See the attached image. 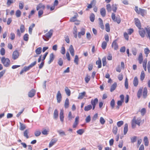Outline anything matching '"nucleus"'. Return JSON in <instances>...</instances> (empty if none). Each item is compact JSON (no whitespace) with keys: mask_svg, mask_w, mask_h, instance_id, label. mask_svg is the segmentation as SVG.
Instances as JSON below:
<instances>
[{"mask_svg":"<svg viewBox=\"0 0 150 150\" xmlns=\"http://www.w3.org/2000/svg\"><path fill=\"white\" fill-rule=\"evenodd\" d=\"M57 132L59 133V135L61 137L66 135L65 132L62 129L58 130L57 131Z\"/></svg>","mask_w":150,"mask_h":150,"instance_id":"17","label":"nucleus"},{"mask_svg":"<svg viewBox=\"0 0 150 150\" xmlns=\"http://www.w3.org/2000/svg\"><path fill=\"white\" fill-rule=\"evenodd\" d=\"M139 33L142 38H144L146 35V30L145 28H141L139 29Z\"/></svg>","mask_w":150,"mask_h":150,"instance_id":"5","label":"nucleus"},{"mask_svg":"<svg viewBox=\"0 0 150 150\" xmlns=\"http://www.w3.org/2000/svg\"><path fill=\"white\" fill-rule=\"evenodd\" d=\"M124 124V122L122 121H119L117 122V125L119 127H120Z\"/></svg>","mask_w":150,"mask_h":150,"instance_id":"64","label":"nucleus"},{"mask_svg":"<svg viewBox=\"0 0 150 150\" xmlns=\"http://www.w3.org/2000/svg\"><path fill=\"white\" fill-rule=\"evenodd\" d=\"M79 116H77L75 119V121L73 125V128H76L79 124Z\"/></svg>","mask_w":150,"mask_h":150,"instance_id":"14","label":"nucleus"},{"mask_svg":"<svg viewBox=\"0 0 150 150\" xmlns=\"http://www.w3.org/2000/svg\"><path fill=\"white\" fill-rule=\"evenodd\" d=\"M78 16V14L76 13H75L74 16L71 18L70 19V21L71 22H74L76 21V18Z\"/></svg>","mask_w":150,"mask_h":150,"instance_id":"24","label":"nucleus"},{"mask_svg":"<svg viewBox=\"0 0 150 150\" xmlns=\"http://www.w3.org/2000/svg\"><path fill=\"white\" fill-rule=\"evenodd\" d=\"M135 10L136 13L138 14H140L142 16H144L146 14L147 11L143 9L139 8L137 6H135Z\"/></svg>","mask_w":150,"mask_h":150,"instance_id":"1","label":"nucleus"},{"mask_svg":"<svg viewBox=\"0 0 150 150\" xmlns=\"http://www.w3.org/2000/svg\"><path fill=\"white\" fill-rule=\"evenodd\" d=\"M96 64L97 65H98V68H100L101 67V59L99 58H98V60H97L96 62Z\"/></svg>","mask_w":150,"mask_h":150,"instance_id":"34","label":"nucleus"},{"mask_svg":"<svg viewBox=\"0 0 150 150\" xmlns=\"http://www.w3.org/2000/svg\"><path fill=\"white\" fill-rule=\"evenodd\" d=\"M42 48L41 47H39L37 48L35 50V52L37 54H40L42 52Z\"/></svg>","mask_w":150,"mask_h":150,"instance_id":"33","label":"nucleus"},{"mask_svg":"<svg viewBox=\"0 0 150 150\" xmlns=\"http://www.w3.org/2000/svg\"><path fill=\"white\" fill-rule=\"evenodd\" d=\"M100 13L103 17H104L106 15V11L105 8H103L100 10Z\"/></svg>","mask_w":150,"mask_h":150,"instance_id":"22","label":"nucleus"},{"mask_svg":"<svg viewBox=\"0 0 150 150\" xmlns=\"http://www.w3.org/2000/svg\"><path fill=\"white\" fill-rule=\"evenodd\" d=\"M140 112L141 113V114L142 116H143L144 115L146 112V110L145 108H143L140 111Z\"/></svg>","mask_w":150,"mask_h":150,"instance_id":"53","label":"nucleus"},{"mask_svg":"<svg viewBox=\"0 0 150 150\" xmlns=\"http://www.w3.org/2000/svg\"><path fill=\"white\" fill-rule=\"evenodd\" d=\"M100 122L102 125H103L105 122V120L103 117H101L100 118Z\"/></svg>","mask_w":150,"mask_h":150,"instance_id":"62","label":"nucleus"},{"mask_svg":"<svg viewBox=\"0 0 150 150\" xmlns=\"http://www.w3.org/2000/svg\"><path fill=\"white\" fill-rule=\"evenodd\" d=\"M68 118L69 120H71L72 119L74 118V117L72 115L71 112H69L68 115Z\"/></svg>","mask_w":150,"mask_h":150,"instance_id":"47","label":"nucleus"},{"mask_svg":"<svg viewBox=\"0 0 150 150\" xmlns=\"http://www.w3.org/2000/svg\"><path fill=\"white\" fill-rule=\"evenodd\" d=\"M139 83V80L137 76H135L134 78L133 84L134 86L135 87L137 86Z\"/></svg>","mask_w":150,"mask_h":150,"instance_id":"15","label":"nucleus"},{"mask_svg":"<svg viewBox=\"0 0 150 150\" xmlns=\"http://www.w3.org/2000/svg\"><path fill=\"white\" fill-rule=\"evenodd\" d=\"M20 55V53L17 50L14 51L12 54V58L14 60H15L18 58Z\"/></svg>","mask_w":150,"mask_h":150,"instance_id":"6","label":"nucleus"},{"mask_svg":"<svg viewBox=\"0 0 150 150\" xmlns=\"http://www.w3.org/2000/svg\"><path fill=\"white\" fill-rule=\"evenodd\" d=\"M90 18V21L91 22H94L95 20V15L93 13H91V14Z\"/></svg>","mask_w":150,"mask_h":150,"instance_id":"39","label":"nucleus"},{"mask_svg":"<svg viewBox=\"0 0 150 150\" xmlns=\"http://www.w3.org/2000/svg\"><path fill=\"white\" fill-rule=\"evenodd\" d=\"M60 52L62 54H64L65 53V50L64 46H62L61 48Z\"/></svg>","mask_w":150,"mask_h":150,"instance_id":"60","label":"nucleus"},{"mask_svg":"<svg viewBox=\"0 0 150 150\" xmlns=\"http://www.w3.org/2000/svg\"><path fill=\"white\" fill-rule=\"evenodd\" d=\"M145 29L146 33V36L147 38H149L150 40V28L149 27H147L145 28Z\"/></svg>","mask_w":150,"mask_h":150,"instance_id":"8","label":"nucleus"},{"mask_svg":"<svg viewBox=\"0 0 150 150\" xmlns=\"http://www.w3.org/2000/svg\"><path fill=\"white\" fill-rule=\"evenodd\" d=\"M57 141V139H52L49 143V147H51Z\"/></svg>","mask_w":150,"mask_h":150,"instance_id":"20","label":"nucleus"},{"mask_svg":"<svg viewBox=\"0 0 150 150\" xmlns=\"http://www.w3.org/2000/svg\"><path fill=\"white\" fill-rule=\"evenodd\" d=\"M115 102L114 99H112L110 102V105L112 107V109H113L115 106Z\"/></svg>","mask_w":150,"mask_h":150,"instance_id":"57","label":"nucleus"},{"mask_svg":"<svg viewBox=\"0 0 150 150\" xmlns=\"http://www.w3.org/2000/svg\"><path fill=\"white\" fill-rule=\"evenodd\" d=\"M62 95L60 93V92L59 91H58L57 92V102L58 103H59L62 99Z\"/></svg>","mask_w":150,"mask_h":150,"instance_id":"9","label":"nucleus"},{"mask_svg":"<svg viewBox=\"0 0 150 150\" xmlns=\"http://www.w3.org/2000/svg\"><path fill=\"white\" fill-rule=\"evenodd\" d=\"M142 88H141L139 89L137 93V97L139 98L142 95Z\"/></svg>","mask_w":150,"mask_h":150,"instance_id":"23","label":"nucleus"},{"mask_svg":"<svg viewBox=\"0 0 150 150\" xmlns=\"http://www.w3.org/2000/svg\"><path fill=\"white\" fill-rule=\"evenodd\" d=\"M107 46V43L105 41H103L101 45V47L103 49H105L106 47Z\"/></svg>","mask_w":150,"mask_h":150,"instance_id":"45","label":"nucleus"},{"mask_svg":"<svg viewBox=\"0 0 150 150\" xmlns=\"http://www.w3.org/2000/svg\"><path fill=\"white\" fill-rule=\"evenodd\" d=\"M28 34H25L23 37V39L25 41H27L28 40Z\"/></svg>","mask_w":150,"mask_h":150,"instance_id":"49","label":"nucleus"},{"mask_svg":"<svg viewBox=\"0 0 150 150\" xmlns=\"http://www.w3.org/2000/svg\"><path fill=\"white\" fill-rule=\"evenodd\" d=\"M105 30L107 32H109L110 31V25L108 23H106L105 25Z\"/></svg>","mask_w":150,"mask_h":150,"instance_id":"40","label":"nucleus"},{"mask_svg":"<svg viewBox=\"0 0 150 150\" xmlns=\"http://www.w3.org/2000/svg\"><path fill=\"white\" fill-rule=\"evenodd\" d=\"M98 102V100L97 98L94 99H92L91 101V103L92 105H96Z\"/></svg>","mask_w":150,"mask_h":150,"instance_id":"29","label":"nucleus"},{"mask_svg":"<svg viewBox=\"0 0 150 150\" xmlns=\"http://www.w3.org/2000/svg\"><path fill=\"white\" fill-rule=\"evenodd\" d=\"M134 23L136 26L138 28L140 29L141 28V25L140 21L138 18L134 19Z\"/></svg>","mask_w":150,"mask_h":150,"instance_id":"7","label":"nucleus"},{"mask_svg":"<svg viewBox=\"0 0 150 150\" xmlns=\"http://www.w3.org/2000/svg\"><path fill=\"white\" fill-rule=\"evenodd\" d=\"M144 51L145 54L146 55V56L147 57L149 53L150 52V50L148 48H145Z\"/></svg>","mask_w":150,"mask_h":150,"instance_id":"56","label":"nucleus"},{"mask_svg":"<svg viewBox=\"0 0 150 150\" xmlns=\"http://www.w3.org/2000/svg\"><path fill=\"white\" fill-rule=\"evenodd\" d=\"M99 25H100V28L102 29H104V26L103 24V21L100 18H99Z\"/></svg>","mask_w":150,"mask_h":150,"instance_id":"28","label":"nucleus"},{"mask_svg":"<svg viewBox=\"0 0 150 150\" xmlns=\"http://www.w3.org/2000/svg\"><path fill=\"white\" fill-rule=\"evenodd\" d=\"M92 108V105H89L85 107L84 110L85 111H87L91 109Z\"/></svg>","mask_w":150,"mask_h":150,"instance_id":"38","label":"nucleus"},{"mask_svg":"<svg viewBox=\"0 0 150 150\" xmlns=\"http://www.w3.org/2000/svg\"><path fill=\"white\" fill-rule=\"evenodd\" d=\"M147 88L145 87L144 89L143 93V96L144 98H146L147 96Z\"/></svg>","mask_w":150,"mask_h":150,"instance_id":"21","label":"nucleus"},{"mask_svg":"<svg viewBox=\"0 0 150 150\" xmlns=\"http://www.w3.org/2000/svg\"><path fill=\"white\" fill-rule=\"evenodd\" d=\"M20 30L21 33H23L25 31V27L24 25L21 24V25L20 28Z\"/></svg>","mask_w":150,"mask_h":150,"instance_id":"41","label":"nucleus"},{"mask_svg":"<svg viewBox=\"0 0 150 150\" xmlns=\"http://www.w3.org/2000/svg\"><path fill=\"white\" fill-rule=\"evenodd\" d=\"M45 8V6L41 3L39 4L36 7V10L38 11L40 9L43 10Z\"/></svg>","mask_w":150,"mask_h":150,"instance_id":"13","label":"nucleus"},{"mask_svg":"<svg viewBox=\"0 0 150 150\" xmlns=\"http://www.w3.org/2000/svg\"><path fill=\"white\" fill-rule=\"evenodd\" d=\"M78 57L77 55H76L75 56V58L74 59V62L76 64H78Z\"/></svg>","mask_w":150,"mask_h":150,"instance_id":"58","label":"nucleus"},{"mask_svg":"<svg viewBox=\"0 0 150 150\" xmlns=\"http://www.w3.org/2000/svg\"><path fill=\"white\" fill-rule=\"evenodd\" d=\"M53 30H50L48 33H46L42 37V38L45 40L47 41L50 38L52 35Z\"/></svg>","mask_w":150,"mask_h":150,"instance_id":"3","label":"nucleus"},{"mask_svg":"<svg viewBox=\"0 0 150 150\" xmlns=\"http://www.w3.org/2000/svg\"><path fill=\"white\" fill-rule=\"evenodd\" d=\"M43 11L42 9L39 10L38 12V16L39 18L41 17L42 15L43 14Z\"/></svg>","mask_w":150,"mask_h":150,"instance_id":"51","label":"nucleus"},{"mask_svg":"<svg viewBox=\"0 0 150 150\" xmlns=\"http://www.w3.org/2000/svg\"><path fill=\"white\" fill-rule=\"evenodd\" d=\"M133 119H134L135 123L139 126H140L141 122V118H138L136 119V117H134Z\"/></svg>","mask_w":150,"mask_h":150,"instance_id":"16","label":"nucleus"},{"mask_svg":"<svg viewBox=\"0 0 150 150\" xmlns=\"http://www.w3.org/2000/svg\"><path fill=\"white\" fill-rule=\"evenodd\" d=\"M132 51L133 54L134 55H136L137 54V50L135 48H133L132 50Z\"/></svg>","mask_w":150,"mask_h":150,"instance_id":"50","label":"nucleus"},{"mask_svg":"<svg viewBox=\"0 0 150 150\" xmlns=\"http://www.w3.org/2000/svg\"><path fill=\"white\" fill-rule=\"evenodd\" d=\"M0 52L1 55L2 56L4 55L5 53V49L3 48H2L0 50Z\"/></svg>","mask_w":150,"mask_h":150,"instance_id":"55","label":"nucleus"},{"mask_svg":"<svg viewBox=\"0 0 150 150\" xmlns=\"http://www.w3.org/2000/svg\"><path fill=\"white\" fill-rule=\"evenodd\" d=\"M117 85V83L116 82H115L111 86L110 91L111 92H112L113 91L116 87Z\"/></svg>","mask_w":150,"mask_h":150,"instance_id":"27","label":"nucleus"},{"mask_svg":"<svg viewBox=\"0 0 150 150\" xmlns=\"http://www.w3.org/2000/svg\"><path fill=\"white\" fill-rule=\"evenodd\" d=\"M76 132L78 134L81 135L84 132V130L82 129H79L76 131Z\"/></svg>","mask_w":150,"mask_h":150,"instance_id":"59","label":"nucleus"},{"mask_svg":"<svg viewBox=\"0 0 150 150\" xmlns=\"http://www.w3.org/2000/svg\"><path fill=\"white\" fill-rule=\"evenodd\" d=\"M106 9L108 12H110L111 11V7L110 4L107 5Z\"/></svg>","mask_w":150,"mask_h":150,"instance_id":"42","label":"nucleus"},{"mask_svg":"<svg viewBox=\"0 0 150 150\" xmlns=\"http://www.w3.org/2000/svg\"><path fill=\"white\" fill-rule=\"evenodd\" d=\"M35 93V91L34 89H32L28 93V96L30 98L33 97Z\"/></svg>","mask_w":150,"mask_h":150,"instance_id":"10","label":"nucleus"},{"mask_svg":"<svg viewBox=\"0 0 150 150\" xmlns=\"http://www.w3.org/2000/svg\"><path fill=\"white\" fill-rule=\"evenodd\" d=\"M135 120L134 119H132V127L133 128H134L136 126V124H137L135 123Z\"/></svg>","mask_w":150,"mask_h":150,"instance_id":"61","label":"nucleus"},{"mask_svg":"<svg viewBox=\"0 0 150 150\" xmlns=\"http://www.w3.org/2000/svg\"><path fill=\"white\" fill-rule=\"evenodd\" d=\"M145 75L144 71H142L141 73L140 78V80L141 81H143L144 80L145 78Z\"/></svg>","mask_w":150,"mask_h":150,"instance_id":"37","label":"nucleus"},{"mask_svg":"<svg viewBox=\"0 0 150 150\" xmlns=\"http://www.w3.org/2000/svg\"><path fill=\"white\" fill-rule=\"evenodd\" d=\"M1 62L5 67H8L9 66L10 64V61L8 58H5L4 57H3L1 58Z\"/></svg>","mask_w":150,"mask_h":150,"instance_id":"2","label":"nucleus"},{"mask_svg":"<svg viewBox=\"0 0 150 150\" xmlns=\"http://www.w3.org/2000/svg\"><path fill=\"white\" fill-rule=\"evenodd\" d=\"M69 50L71 55L74 56V51L73 47L72 45L70 46Z\"/></svg>","mask_w":150,"mask_h":150,"instance_id":"18","label":"nucleus"},{"mask_svg":"<svg viewBox=\"0 0 150 150\" xmlns=\"http://www.w3.org/2000/svg\"><path fill=\"white\" fill-rule=\"evenodd\" d=\"M57 62L59 66H62L63 64V60L61 58H60L58 59Z\"/></svg>","mask_w":150,"mask_h":150,"instance_id":"44","label":"nucleus"},{"mask_svg":"<svg viewBox=\"0 0 150 150\" xmlns=\"http://www.w3.org/2000/svg\"><path fill=\"white\" fill-rule=\"evenodd\" d=\"M85 33V30L84 28H82L81 29V32H79L78 33V37L79 38H81V35H84Z\"/></svg>","mask_w":150,"mask_h":150,"instance_id":"12","label":"nucleus"},{"mask_svg":"<svg viewBox=\"0 0 150 150\" xmlns=\"http://www.w3.org/2000/svg\"><path fill=\"white\" fill-rule=\"evenodd\" d=\"M138 60L139 64H141L142 63L143 60V56L142 54L141 53H140L139 54Z\"/></svg>","mask_w":150,"mask_h":150,"instance_id":"30","label":"nucleus"},{"mask_svg":"<svg viewBox=\"0 0 150 150\" xmlns=\"http://www.w3.org/2000/svg\"><path fill=\"white\" fill-rule=\"evenodd\" d=\"M54 58V55L53 53H51L50 55L49 60L48 62V64H50L53 62Z\"/></svg>","mask_w":150,"mask_h":150,"instance_id":"11","label":"nucleus"},{"mask_svg":"<svg viewBox=\"0 0 150 150\" xmlns=\"http://www.w3.org/2000/svg\"><path fill=\"white\" fill-rule=\"evenodd\" d=\"M111 17L113 21L116 22L118 24H119L120 23L121 19L120 17H116L115 14L114 13H112Z\"/></svg>","mask_w":150,"mask_h":150,"instance_id":"4","label":"nucleus"},{"mask_svg":"<svg viewBox=\"0 0 150 150\" xmlns=\"http://www.w3.org/2000/svg\"><path fill=\"white\" fill-rule=\"evenodd\" d=\"M65 91L66 92V94L69 96L70 95L71 91L67 87H66L65 88Z\"/></svg>","mask_w":150,"mask_h":150,"instance_id":"35","label":"nucleus"},{"mask_svg":"<svg viewBox=\"0 0 150 150\" xmlns=\"http://www.w3.org/2000/svg\"><path fill=\"white\" fill-rule=\"evenodd\" d=\"M143 141L144 143V145L146 146H147L149 145V142L147 137L146 136L144 137Z\"/></svg>","mask_w":150,"mask_h":150,"instance_id":"26","label":"nucleus"},{"mask_svg":"<svg viewBox=\"0 0 150 150\" xmlns=\"http://www.w3.org/2000/svg\"><path fill=\"white\" fill-rule=\"evenodd\" d=\"M28 130H25L24 132V137H26L27 139H28L29 138V137L28 135Z\"/></svg>","mask_w":150,"mask_h":150,"instance_id":"63","label":"nucleus"},{"mask_svg":"<svg viewBox=\"0 0 150 150\" xmlns=\"http://www.w3.org/2000/svg\"><path fill=\"white\" fill-rule=\"evenodd\" d=\"M58 112L57 109H55L54 111L53 114L54 118L56 119L58 117Z\"/></svg>","mask_w":150,"mask_h":150,"instance_id":"32","label":"nucleus"},{"mask_svg":"<svg viewBox=\"0 0 150 150\" xmlns=\"http://www.w3.org/2000/svg\"><path fill=\"white\" fill-rule=\"evenodd\" d=\"M86 92L84 91L82 93H79V96L78 97V99H82L85 96L86 94Z\"/></svg>","mask_w":150,"mask_h":150,"instance_id":"31","label":"nucleus"},{"mask_svg":"<svg viewBox=\"0 0 150 150\" xmlns=\"http://www.w3.org/2000/svg\"><path fill=\"white\" fill-rule=\"evenodd\" d=\"M69 106V100L68 98L66 99L64 103V107L67 108Z\"/></svg>","mask_w":150,"mask_h":150,"instance_id":"36","label":"nucleus"},{"mask_svg":"<svg viewBox=\"0 0 150 150\" xmlns=\"http://www.w3.org/2000/svg\"><path fill=\"white\" fill-rule=\"evenodd\" d=\"M20 129L21 130H23L24 129H25V125L21 123L20 122Z\"/></svg>","mask_w":150,"mask_h":150,"instance_id":"48","label":"nucleus"},{"mask_svg":"<svg viewBox=\"0 0 150 150\" xmlns=\"http://www.w3.org/2000/svg\"><path fill=\"white\" fill-rule=\"evenodd\" d=\"M128 130V126L127 123L125 124L124 128L123 133L124 135H125L127 133Z\"/></svg>","mask_w":150,"mask_h":150,"instance_id":"25","label":"nucleus"},{"mask_svg":"<svg viewBox=\"0 0 150 150\" xmlns=\"http://www.w3.org/2000/svg\"><path fill=\"white\" fill-rule=\"evenodd\" d=\"M117 8V6L115 4H113L112 5V9L114 12H116Z\"/></svg>","mask_w":150,"mask_h":150,"instance_id":"43","label":"nucleus"},{"mask_svg":"<svg viewBox=\"0 0 150 150\" xmlns=\"http://www.w3.org/2000/svg\"><path fill=\"white\" fill-rule=\"evenodd\" d=\"M117 131V128L116 126H114L112 129V132L115 134H116Z\"/></svg>","mask_w":150,"mask_h":150,"instance_id":"54","label":"nucleus"},{"mask_svg":"<svg viewBox=\"0 0 150 150\" xmlns=\"http://www.w3.org/2000/svg\"><path fill=\"white\" fill-rule=\"evenodd\" d=\"M21 11L19 10H17L16 12V15L17 17H19L21 15Z\"/></svg>","mask_w":150,"mask_h":150,"instance_id":"46","label":"nucleus"},{"mask_svg":"<svg viewBox=\"0 0 150 150\" xmlns=\"http://www.w3.org/2000/svg\"><path fill=\"white\" fill-rule=\"evenodd\" d=\"M112 47L114 48L115 50H117L118 48V45L116 42V40H114L112 45Z\"/></svg>","mask_w":150,"mask_h":150,"instance_id":"19","label":"nucleus"},{"mask_svg":"<svg viewBox=\"0 0 150 150\" xmlns=\"http://www.w3.org/2000/svg\"><path fill=\"white\" fill-rule=\"evenodd\" d=\"M131 142L133 143L135 142L137 140V137L136 136H134L130 138Z\"/></svg>","mask_w":150,"mask_h":150,"instance_id":"52","label":"nucleus"}]
</instances>
